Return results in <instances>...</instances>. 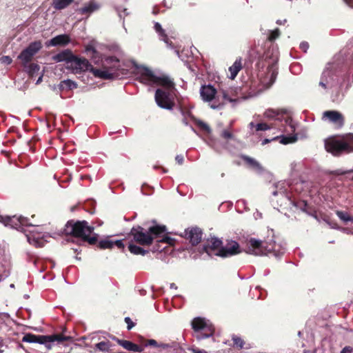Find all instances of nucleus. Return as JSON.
Wrapping results in <instances>:
<instances>
[{
	"mask_svg": "<svg viewBox=\"0 0 353 353\" xmlns=\"http://www.w3.org/2000/svg\"><path fill=\"white\" fill-rule=\"evenodd\" d=\"M74 0H53L52 6L57 10H61L70 6Z\"/></svg>",
	"mask_w": 353,
	"mask_h": 353,
	"instance_id": "26",
	"label": "nucleus"
},
{
	"mask_svg": "<svg viewBox=\"0 0 353 353\" xmlns=\"http://www.w3.org/2000/svg\"><path fill=\"white\" fill-rule=\"evenodd\" d=\"M201 96L202 99L205 101H211L215 97L216 94V89L210 85H203L200 90Z\"/></svg>",
	"mask_w": 353,
	"mask_h": 353,
	"instance_id": "21",
	"label": "nucleus"
},
{
	"mask_svg": "<svg viewBox=\"0 0 353 353\" xmlns=\"http://www.w3.org/2000/svg\"><path fill=\"white\" fill-rule=\"evenodd\" d=\"M323 117H326L330 121L341 128L344 125V117L341 113L335 110H327L323 112Z\"/></svg>",
	"mask_w": 353,
	"mask_h": 353,
	"instance_id": "15",
	"label": "nucleus"
},
{
	"mask_svg": "<svg viewBox=\"0 0 353 353\" xmlns=\"http://www.w3.org/2000/svg\"><path fill=\"white\" fill-rule=\"evenodd\" d=\"M332 79V72L330 70H325L321 77V79L322 80H328Z\"/></svg>",
	"mask_w": 353,
	"mask_h": 353,
	"instance_id": "43",
	"label": "nucleus"
},
{
	"mask_svg": "<svg viewBox=\"0 0 353 353\" xmlns=\"http://www.w3.org/2000/svg\"><path fill=\"white\" fill-rule=\"evenodd\" d=\"M194 121L196 125L203 131L208 133H210L211 132V129L207 123L199 119H195Z\"/></svg>",
	"mask_w": 353,
	"mask_h": 353,
	"instance_id": "38",
	"label": "nucleus"
},
{
	"mask_svg": "<svg viewBox=\"0 0 353 353\" xmlns=\"http://www.w3.org/2000/svg\"><path fill=\"white\" fill-rule=\"evenodd\" d=\"M163 248H161L160 246L158 245V247L155 249L156 251H161Z\"/></svg>",
	"mask_w": 353,
	"mask_h": 353,
	"instance_id": "59",
	"label": "nucleus"
},
{
	"mask_svg": "<svg viewBox=\"0 0 353 353\" xmlns=\"http://www.w3.org/2000/svg\"><path fill=\"white\" fill-rule=\"evenodd\" d=\"M276 252V244L273 240L270 241H260L254 238L250 239L247 242V251L248 254L254 255H267Z\"/></svg>",
	"mask_w": 353,
	"mask_h": 353,
	"instance_id": "6",
	"label": "nucleus"
},
{
	"mask_svg": "<svg viewBox=\"0 0 353 353\" xmlns=\"http://www.w3.org/2000/svg\"><path fill=\"white\" fill-rule=\"evenodd\" d=\"M211 107H212V108H214H214H218V107H219V105H214V104H212V105H211Z\"/></svg>",
	"mask_w": 353,
	"mask_h": 353,
	"instance_id": "60",
	"label": "nucleus"
},
{
	"mask_svg": "<svg viewBox=\"0 0 353 353\" xmlns=\"http://www.w3.org/2000/svg\"><path fill=\"white\" fill-rule=\"evenodd\" d=\"M155 85H161L164 88L167 89L170 92L175 89V83L169 77L166 75H162L160 77L157 76L155 81Z\"/></svg>",
	"mask_w": 353,
	"mask_h": 353,
	"instance_id": "19",
	"label": "nucleus"
},
{
	"mask_svg": "<svg viewBox=\"0 0 353 353\" xmlns=\"http://www.w3.org/2000/svg\"><path fill=\"white\" fill-rule=\"evenodd\" d=\"M67 329L65 327H63L61 334H54L52 335H36L35 343L40 344H46L48 343L58 342L59 343L65 341H71L72 337L65 334Z\"/></svg>",
	"mask_w": 353,
	"mask_h": 353,
	"instance_id": "8",
	"label": "nucleus"
},
{
	"mask_svg": "<svg viewBox=\"0 0 353 353\" xmlns=\"http://www.w3.org/2000/svg\"><path fill=\"white\" fill-rule=\"evenodd\" d=\"M347 3L349 4L350 6L353 8V0H347Z\"/></svg>",
	"mask_w": 353,
	"mask_h": 353,
	"instance_id": "58",
	"label": "nucleus"
},
{
	"mask_svg": "<svg viewBox=\"0 0 353 353\" xmlns=\"http://www.w3.org/2000/svg\"><path fill=\"white\" fill-rule=\"evenodd\" d=\"M276 140H279V142L281 143V144H283V145H287V144H289V143H294L295 141H296L297 140V137L296 135H292V136H276L272 139H265L263 141H262V145H264L267 143H269L270 142H271L272 141H276Z\"/></svg>",
	"mask_w": 353,
	"mask_h": 353,
	"instance_id": "22",
	"label": "nucleus"
},
{
	"mask_svg": "<svg viewBox=\"0 0 353 353\" xmlns=\"http://www.w3.org/2000/svg\"><path fill=\"white\" fill-rule=\"evenodd\" d=\"M85 51L88 54H89L90 53L92 54L91 57L92 59L96 58L98 55V52L92 44L87 45L85 48Z\"/></svg>",
	"mask_w": 353,
	"mask_h": 353,
	"instance_id": "39",
	"label": "nucleus"
},
{
	"mask_svg": "<svg viewBox=\"0 0 353 353\" xmlns=\"http://www.w3.org/2000/svg\"><path fill=\"white\" fill-rule=\"evenodd\" d=\"M353 172V170H346V171H341V170H336L334 171V174L337 175H344L347 173H350Z\"/></svg>",
	"mask_w": 353,
	"mask_h": 353,
	"instance_id": "53",
	"label": "nucleus"
},
{
	"mask_svg": "<svg viewBox=\"0 0 353 353\" xmlns=\"http://www.w3.org/2000/svg\"><path fill=\"white\" fill-rule=\"evenodd\" d=\"M181 112L185 115V114H190L191 112L189 110H185L183 108L180 107Z\"/></svg>",
	"mask_w": 353,
	"mask_h": 353,
	"instance_id": "56",
	"label": "nucleus"
},
{
	"mask_svg": "<svg viewBox=\"0 0 353 353\" xmlns=\"http://www.w3.org/2000/svg\"><path fill=\"white\" fill-rule=\"evenodd\" d=\"M28 241L36 248H43L45 245V241L42 239L35 238L33 236H28Z\"/></svg>",
	"mask_w": 353,
	"mask_h": 353,
	"instance_id": "31",
	"label": "nucleus"
},
{
	"mask_svg": "<svg viewBox=\"0 0 353 353\" xmlns=\"http://www.w3.org/2000/svg\"><path fill=\"white\" fill-rule=\"evenodd\" d=\"M3 352V350H0V353H2Z\"/></svg>",
	"mask_w": 353,
	"mask_h": 353,
	"instance_id": "63",
	"label": "nucleus"
},
{
	"mask_svg": "<svg viewBox=\"0 0 353 353\" xmlns=\"http://www.w3.org/2000/svg\"><path fill=\"white\" fill-rule=\"evenodd\" d=\"M215 329L213 325L208 322L205 325V327L200 331V333L197 334L196 339L198 340L204 339L212 336L214 334Z\"/></svg>",
	"mask_w": 353,
	"mask_h": 353,
	"instance_id": "23",
	"label": "nucleus"
},
{
	"mask_svg": "<svg viewBox=\"0 0 353 353\" xmlns=\"http://www.w3.org/2000/svg\"><path fill=\"white\" fill-rule=\"evenodd\" d=\"M140 343L141 345L143 346V348L150 345L161 347L163 349H167L170 347H175L178 345L176 343H172V344L163 343H158L157 341L154 339H145L143 337H141Z\"/></svg>",
	"mask_w": 353,
	"mask_h": 353,
	"instance_id": "18",
	"label": "nucleus"
},
{
	"mask_svg": "<svg viewBox=\"0 0 353 353\" xmlns=\"http://www.w3.org/2000/svg\"><path fill=\"white\" fill-rule=\"evenodd\" d=\"M329 81L328 80H322L321 79L319 81V85L321 86L323 89H327V85L328 84Z\"/></svg>",
	"mask_w": 353,
	"mask_h": 353,
	"instance_id": "51",
	"label": "nucleus"
},
{
	"mask_svg": "<svg viewBox=\"0 0 353 353\" xmlns=\"http://www.w3.org/2000/svg\"><path fill=\"white\" fill-rule=\"evenodd\" d=\"M233 345L239 350L242 349L245 345L244 341L239 336L234 335L232 338Z\"/></svg>",
	"mask_w": 353,
	"mask_h": 353,
	"instance_id": "37",
	"label": "nucleus"
},
{
	"mask_svg": "<svg viewBox=\"0 0 353 353\" xmlns=\"http://www.w3.org/2000/svg\"><path fill=\"white\" fill-rule=\"evenodd\" d=\"M113 248L116 246L118 249L123 250L125 248V245L123 244V240H116L112 241Z\"/></svg>",
	"mask_w": 353,
	"mask_h": 353,
	"instance_id": "45",
	"label": "nucleus"
},
{
	"mask_svg": "<svg viewBox=\"0 0 353 353\" xmlns=\"http://www.w3.org/2000/svg\"><path fill=\"white\" fill-rule=\"evenodd\" d=\"M59 86L61 90H72L77 88V83L70 79H66L61 81Z\"/></svg>",
	"mask_w": 353,
	"mask_h": 353,
	"instance_id": "29",
	"label": "nucleus"
},
{
	"mask_svg": "<svg viewBox=\"0 0 353 353\" xmlns=\"http://www.w3.org/2000/svg\"><path fill=\"white\" fill-rule=\"evenodd\" d=\"M92 67V65L87 59L74 55L70 63L68 66H66V68L71 70L74 74H81L88 70L91 72Z\"/></svg>",
	"mask_w": 353,
	"mask_h": 353,
	"instance_id": "9",
	"label": "nucleus"
},
{
	"mask_svg": "<svg viewBox=\"0 0 353 353\" xmlns=\"http://www.w3.org/2000/svg\"><path fill=\"white\" fill-rule=\"evenodd\" d=\"M250 125L252 127H255L256 131H265L271 128L270 125L266 123H259L256 125H254L253 122H251Z\"/></svg>",
	"mask_w": 353,
	"mask_h": 353,
	"instance_id": "36",
	"label": "nucleus"
},
{
	"mask_svg": "<svg viewBox=\"0 0 353 353\" xmlns=\"http://www.w3.org/2000/svg\"><path fill=\"white\" fill-rule=\"evenodd\" d=\"M241 159L250 168H254V169H260L261 165L260 163L256 161L254 159L248 157L245 154H241L240 156Z\"/></svg>",
	"mask_w": 353,
	"mask_h": 353,
	"instance_id": "27",
	"label": "nucleus"
},
{
	"mask_svg": "<svg viewBox=\"0 0 353 353\" xmlns=\"http://www.w3.org/2000/svg\"><path fill=\"white\" fill-rule=\"evenodd\" d=\"M0 222L3 223L6 226H10L12 228L19 229L21 226H30L32 225L29 223V219L22 216H17L16 215L10 216H0Z\"/></svg>",
	"mask_w": 353,
	"mask_h": 353,
	"instance_id": "11",
	"label": "nucleus"
},
{
	"mask_svg": "<svg viewBox=\"0 0 353 353\" xmlns=\"http://www.w3.org/2000/svg\"><path fill=\"white\" fill-rule=\"evenodd\" d=\"M325 149L334 157L353 152V133L328 137L325 140Z\"/></svg>",
	"mask_w": 353,
	"mask_h": 353,
	"instance_id": "2",
	"label": "nucleus"
},
{
	"mask_svg": "<svg viewBox=\"0 0 353 353\" xmlns=\"http://www.w3.org/2000/svg\"><path fill=\"white\" fill-rule=\"evenodd\" d=\"M74 54L70 49L63 50L53 57V60L57 62L65 61L67 66L70 63Z\"/></svg>",
	"mask_w": 353,
	"mask_h": 353,
	"instance_id": "17",
	"label": "nucleus"
},
{
	"mask_svg": "<svg viewBox=\"0 0 353 353\" xmlns=\"http://www.w3.org/2000/svg\"><path fill=\"white\" fill-rule=\"evenodd\" d=\"M97 246L100 250L112 249L113 248V243L112 240L105 239L100 241Z\"/></svg>",
	"mask_w": 353,
	"mask_h": 353,
	"instance_id": "33",
	"label": "nucleus"
},
{
	"mask_svg": "<svg viewBox=\"0 0 353 353\" xmlns=\"http://www.w3.org/2000/svg\"><path fill=\"white\" fill-rule=\"evenodd\" d=\"M138 79L142 83L152 85H154L157 76L150 69L147 68H143L140 72V75L138 77Z\"/></svg>",
	"mask_w": 353,
	"mask_h": 353,
	"instance_id": "13",
	"label": "nucleus"
},
{
	"mask_svg": "<svg viewBox=\"0 0 353 353\" xmlns=\"http://www.w3.org/2000/svg\"><path fill=\"white\" fill-rule=\"evenodd\" d=\"M203 250L210 254L214 253L216 256L227 258L241 252L239 244L235 241H230L223 246L221 240L213 237L207 240L203 245Z\"/></svg>",
	"mask_w": 353,
	"mask_h": 353,
	"instance_id": "3",
	"label": "nucleus"
},
{
	"mask_svg": "<svg viewBox=\"0 0 353 353\" xmlns=\"http://www.w3.org/2000/svg\"><path fill=\"white\" fill-rule=\"evenodd\" d=\"M94 226L89 225L86 221H68L64 228L63 232L66 235L81 239L91 245L98 242V234L94 232Z\"/></svg>",
	"mask_w": 353,
	"mask_h": 353,
	"instance_id": "1",
	"label": "nucleus"
},
{
	"mask_svg": "<svg viewBox=\"0 0 353 353\" xmlns=\"http://www.w3.org/2000/svg\"><path fill=\"white\" fill-rule=\"evenodd\" d=\"M107 64H111L112 65L108 67L107 69H97L93 66L91 68V72L95 77H98L102 79H114L120 78L121 74H126L127 72H124L125 70L119 69L120 61L114 57H111L105 60Z\"/></svg>",
	"mask_w": 353,
	"mask_h": 353,
	"instance_id": "5",
	"label": "nucleus"
},
{
	"mask_svg": "<svg viewBox=\"0 0 353 353\" xmlns=\"http://www.w3.org/2000/svg\"><path fill=\"white\" fill-rule=\"evenodd\" d=\"M129 251L134 255L144 256L148 253V250H144L140 246L136 245L132 243H130L128 245Z\"/></svg>",
	"mask_w": 353,
	"mask_h": 353,
	"instance_id": "28",
	"label": "nucleus"
},
{
	"mask_svg": "<svg viewBox=\"0 0 353 353\" xmlns=\"http://www.w3.org/2000/svg\"><path fill=\"white\" fill-rule=\"evenodd\" d=\"M41 41H35L30 43L28 46L23 50L18 56V59L21 61L23 66H26L30 63L34 56L42 48Z\"/></svg>",
	"mask_w": 353,
	"mask_h": 353,
	"instance_id": "7",
	"label": "nucleus"
},
{
	"mask_svg": "<svg viewBox=\"0 0 353 353\" xmlns=\"http://www.w3.org/2000/svg\"><path fill=\"white\" fill-rule=\"evenodd\" d=\"M189 351L190 352V353H208V352L204 350H200V349H196V348L190 349Z\"/></svg>",
	"mask_w": 353,
	"mask_h": 353,
	"instance_id": "52",
	"label": "nucleus"
},
{
	"mask_svg": "<svg viewBox=\"0 0 353 353\" xmlns=\"http://www.w3.org/2000/svg\"><path fill=\"white\" fill-rule=\"evenodd\" d=\"M223 97H224V99H228L230 101H233V100L232 99H230L228 97V94L225 92H223Z\"/></svg>",
	"mask_w": 353,
	"mask_h": 353,
	"instance_id": "57",
	"label": "nucleus"
},
{
	"mask_svg": "<svg viewBox=\"0 0 353 353\" xmlns=\"http://www.w3.org/2000/svg\"><path fill=\"white\" fill-rule=\"evenodd\" d=\"M28 68H29V72L32 74L39 70V66L37 63H30Z\"/></svg>",
	"mask_w": 353,
	"mask_h": 353,
	"instance_id": "46",
	"label": "nucleus"
},
{
	"mask_svg": "<svg viewBox=\"0 0 353 353\" xmlns=\"http://www.w3.org/2000/svg\"><path fill=\"white\" fill-rule=\"evenodd\" d=\"M268 78H269V85H272L276 81L277 75H278V71L277 69L275 68L274 65L272 64L268 68Z\"/></svg>",
	"mask_w": 353,
	"mask_h": 353,
	"instance_id": "30",
	"label": "nucleus"
},
{
	"mask_svg": "<svg viewBox=\"0 0 353 353\" xmlns=\"http://www.w3.org/2000/svg\"><path fill=\"white\" fill-rule=\"evenodd\" d=\"M41 79H42V77H40L39 78V79L37 80V83H39V82L41 81Z\"/></svg>",
	"mask_w": 353,
	"mask_h": 353,
	"instance_id": "61",
	"label": "nucleus"
},
{
	"mask_svg": "<svg viewBox=\"0 0 353 353\" xmlns=\"http://www.w3.org/2000/svg\"><path fill=\"white\" fill-rule=\"evenodd\" d=\"M175 160L179 165H182L184 161V157L182 154H179L176 156Z\"/></svg>",
	"mask_w": 353,
	"mask_h": 353,
	"instance_id": "49",
	"label": "nucleus"
},
{
	"mask_svg": "<svg viewBox=\"0 0 353 353\" xmlns=\"http://www.w3.org/2000/svg\"><path fill=\"white\" fill-rule=\"evenodd\" d=\"M309 46L307 43H301L300 45V48L303 50L305 52L306 51V49L308 48Z\"/></svg>",
	"mask_w": 353,
	"mask_h": 353,
	"instance_id": "55",
	"label": "nucleus"
},
{
	"mask_svg": "<svg viewBox=\"0 0 353 353\" xmlns=\"http://www.w3.org/2000/svg\"><path fill=\"white\" fill-rule=\"evenodd\" d=\"M89 212H90V214H93V213H94V210H90V211H89Z\"/></svg>",
	"mask_w": 353,
	"mask_h": 353,
	"instance_id": "62",
	"label": "nucleus"
},
{
	"mask_svg": "<svg viewBox=\"0 0 353 353\" xmlns=\"http://www.w3.org/2000/svg\"><path fill=\"white\" fill-rule=\"evenodd\" d=\"M96 347L102 352H108L110 350L111 343L109 341H101L96 344Z\"/></svg>",
	"mask_w": 353,
	"mask_h": 353,
	"instance_id": "35",
	"label": "nucleus"
},
{
	"mask_svg": "<svg viewBox=\"0 0 353 353\" xmlns=\"http://www.w3.org/2000/svg\"><path fill=\"white\" fill-rule=\"evenodd\" d=\"M70 42V37L68 34H63L57 35L46 43L47 47L50 46H65Z\"/></svg>",
	"mask_w": 353,
	"mask_h": 353,
	"instance_id": "16",
	"label": "nucleus"
},
{
	"mask_svg": "<svg viewBox=\"0 0 353 353\" xmlns=\"http://www.w3.org/2000/svg\"><path fill=\"white\" fill-rule=\"evenodd\" d=\"M1 59L3 62L6 63L7 64H10L12 62L11 58L8 56L2 57Z\"/></svg>",
	"mask_w": 353,
	"mask_h": 353,
	"instance_id": "54",
	"label": "nucleus"
},
{
	"mask_svg": "<svg viewBox=\"0 0 353 353\" xmlns=\"http://www.w3.org/2000/svg\"><path fill=\"white\" fill-rule=\"evenodd\" d=\"M221 137L225 139H231L233 138V134L228 130H223L221 133Z\"/></svg>",
	"mask_w": 353,
	"mask_h": 353,
	"instance_id": "47",
	"label": "nucleus"
},
{
	"mask_svg": "<svg viewBox=\"0 0 353 353\" xmlns=\"http://www.w3.org/2000/svg\"><path fill=\"white\" fill-rule=\"evenodd\" d=\"M243 68L242 58L238 57L232 65L229 68L230 73V79L234 80L237 76L239 71Z\"/></svg>",
	"mask_w": 353,
	"mask_h": 353,
	"instance_id": "24",
	"label": "nucleus"
},
{
	"mask_svg": "<svg viewBox=\"0 0 353 353\" xmlns=\"http://www.w3.org/2000/svg\"><path fill=\"white\" fill-rule=\"evenodd\" d=\"M35 338L36 335L33 334H26L23 336L22 339L23 342H27V343H35Z\"/></svg>",
	"mask_w": 353,
	"mask_h": 353,
	"instance_id": "42",
	"label": "nucleus"
},
{
	"mask_svg": "<svg viewBox=\"0 0 353 353\" xmlns=\"http://www.w3.org/2000/svg\"><path fill=\"white\" fill-rule=\"evenodd\" d=\"M280 114L279 110L268 109L265 112V116L268 118H274Z\"/></svg>",
	"mask_w": 353,
	"mask_h": 353,
	"instance_id": "41",
	"label": "nucleus"
},
{
	"mask_svg": "<svg viewBox=\"0 0 353 353\" xmlns=\"http://www.w3.org/2000/svg\"><path fill=\"white\" fill-rule=\"evenodd\" d=\"M154 28L156 31L160 34L162 37V39L168 45L171 46L172 42L170 43V39L168 37L167 34L165 33L164 30L162 28L161 26L159 23H156L154 25Z\"/></svg>",
	"mask_w": 353,
	"mask_h": 353,
	"instance_id": "32",
	"label": "nucleus"
},
{
	"mask_svg": "<svg viewBox=\"0 0 353 353\" xmlns=\"http://www.w3.org/2000/svg\"><path fill=\"white\" fill-rule=\"evenodd\" d=\"M99 8V4L92 0L87 3H85L83 7L78 9L77 12L81 14L87 15V17H88L92 13L98 10Z\"/></svg>",
	"mask_w": 353,
	"mask_h": 353,
	"instance_id": "20",
	"label": "nucleus"
},
{
	"mask_svg": "<svg viewBox=\"0 0 353 353\" xmlns=\"http://www.w3.org/2000/svg\"><path fill=\"white\" fill-rule=\"evenodd\" d=\"M112 339L126 350L134 352H141L143 351V346L141 344L138 345L130 341L119 339L116 336H112Z\"/></svg>",
	"mask_w": 353,
	"mask_h": 353,
	"instance_id": "14",
	"label": "nucleus"
},
{
	"mask_svg": "<svg viewBox=\"0 0 353 353\" xmlns=\"http://www.w3.org/2000/svg\"><path fill=\"white\" fill-rule=\"evenodd\" d=\"M353 349L350 346H345L342 349L341 353H352Z\"/></svg>",
	"mask_w": 353,
	"mask_h": 353,
	"instance_id": "50",
	"label": "nucleus"
},
{
	"mask_svg": "<svg viewBox=\"0 0 353 353\" xmlns=\"http://www.w3.org/2000/svg\"><path fill=\"white\" fill-rule=\"evenodd\" d=\"M154 97L156 103L161 108L172 110L175 105L174 100L170 98V92L159 88L155 92Z\"/></svg>",
	"mask_w": 353,
	"mask_h": 353,
	"instance_id": "10",
	"label": "nucleus"
},
{
	"mask_svg": "<svg viewBox=\"0 0 353 353\" xmlns=\"http://www.w3.org/2000/svg\"><path fill=\"white\" fill-rule=\"evenodd\" d=\"M166 231L165 225H156L151 226L148 230L143 227L137 225L133 227L129 235L133 237V240L140 245L147 246L152 244L154 239L159 238Z\"/></svg>",
	"mask_w": 353,
	"mask_h": 353,
	"instance_id": "4",
	"label": "nucleus"
},
{
	"mask_svg": "<svg viewBox=\"0 0 353 353\" xmlns=\"http://www.w3.org/2000/svg\"><path fill=\"white\" fill-rule=\"evenodd\" d=\"M281 34V32L279 28H276L275 30L270 32L268 39L270 42L274 41Z\"/></svg>",
	"mask_w": 353,
	"mask_h": 353,
	"instance_id": "40",
	"label": "nucleus"
},
{
	"mask_svg": "<svg viewBox=\"0 0 353 353\" xmlns=\"http://www.w3.org/2000/svg\"><path fill=\"white\" fill-rule=\"evenodd\" d=\"M207 321L204 318L196 317L192 321V328L195 332L200 333V331L205 327Z\"/></svg>",
	"mask_w": 353,
	"mask_h": 353,
	"instance_id": "25",
	"label": "nucleus"
},
{
	"mask_svg": "<svg viewBox=\"0 0 353 353\" xmlns=\"http://www.w3.org/2000/svg\"><path fill=\"white\" fill-rule=\"evenodd\" d=\"M336 214L337 215V216L342 221H345V222H351V223H353V216H350L347 212H343V211H340V210H337L336 212Z\"/></svg>",
	"mask_w": 353,
	"mask_h": 353,
	"instance_id": "34",
	"label": "nucleus"
},
{
	"mask_svg": "<svg viewBox=\"0 0 353 353\" xmlns=\"http://www.w3.org/2000/svg\"><path fill=\"white\" fill-rule=\"evenodd\" d=\"M184 233V235L181 234V236L188 240L193 246L198 245L201 241L203 232L198 227L189 228L185 230Z\"/></svg>",
	"mask_w": 353,
	"mask_h": 353,
	"instance_id": "12",
	"label": "nucleus"
},
{
	"mask_svg": "<svg viewBox=\"0 0 353 353\" xmlns=\"http://www.w3.org/2000/svg\"><path fill=\"white\" fill-rule=\"evenodd\" d=\"M124 321L127 323V329L128 330H130L134 326V323L130 317H125Z\"/></svg>",
	"mask_w": 353,
	"mask_h": 353,
	"instance_id": "48",
	"label": "nucleus"
},
{
	"mask_svg": "<svg viewBox=\"0 0 353 353\" xmlns=\"http://www.w3.org/2000/svg\"><path fill=\"white\" fill-rule=\"evenodd\" d=\"M164 243L168 245H174V240L168 236H163L161 240L158 241V243Z\"/></svg>",
	"mask_w": 353,
	"mask_h": 353,
	"instance_id": "44",
	"label": "nucleus"
}]
</instances>
